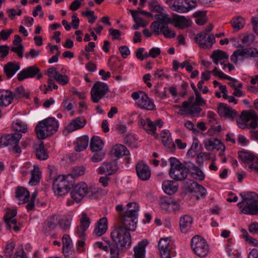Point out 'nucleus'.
Wrapping results in <instances>:
<instances>
[{
	"label": "nucleus",
	"instance_id": "nucleus-44",
	"mask_svg": "<svg viewBox=\"0 0 258 258\" xmlns=\"http://www.w3.org/2000/svg\"><path fill=\"white\" fill-rule=\"evenodd\" d=\"M170 239L168 237L160 239L158 243V248L160 252L170 250L169 248Z\"/></svg>",
	"mask_w": 258,
	"mask_h": 258
},
{
	"label": "nucleus",
	"instance_id": "nucleus-16",
	"mask_svg": "<svg viewBox=\"0 0 258 258\" xmlns=\"http://www.w3.org/2000/svg\"><path fill=\"white\" fill-rule=\"evenodd\" d=\"M118 169L116 162H104L98 168V173L109 176L114 174Z\"/></svg>",
	"mask_w": 258,
	"mask_h": 258
},
{
	"label": "nucleus",
	"instance_id": "nucleus-13",
	"mask_svg": "<svg viewBox=\"0 0 258 258\" xmlns=\"http://www.w3.org/2000/svg\"><path fill=\"white\" fill-rule=\"evenodd\" d=\"M156 18L157 20L153 22L150 26L153 33H158L162 26H168V24L172 23L171 19L167 14L157 15Z\"/></svg>",
	"mask_w": 258,
	"mask_h": 258
},
{
	"label": "nucleus",
	"instance_id": "nucleus-3",
	"mask_svg": "<svg viewBox=\"0 0 258 258\" xmlns=\"http://www.w3.org/2000/svg\"><path fill=\"white\" fill-rule=\"evenodd\" d=\"M58 121L54 117H48L39 121L35 126L37 138L43 140L56 133L58 129Z\"/></svg>",
	"mask_w": 258,
	"mask_h": 258
},
{
	"label": "nucleus",
	"instance_id": "nucleus-32",
	"mask_svg": "<svg viewBox=\"0 0 258 258\" xmlns=\"http://www.w3.org/2000/svg\"><path fill=\"white\" fill-rule=\"evenodd\" d=\"M103 142L102 140L97 136H93L90 142V148L92 151L100 150L103 149Z\"/></svg>",
	"mask_w": 258,
	"mask_h": 258
},
{
	"label": "nucleus",
	"instance_id": "nucleus-49",
	"mask_svg": "<svg viewBox=\"0 0 258 258\" xmlns=\"http://www.w3.org/2000/svg\"><path fill=\"white\" fill-rule=\"evenodd\" d=\"M109 247L110 249L109 258H119L120 250L121 249L115 247L113 243L109 245Z\"/></svg>",
	"mask_w": 258,
	"mask_h": 258
},
{
	"label": "nucleus",
	"instance_id": "nucleus-54",
	"mask_svg": "<svg viewBox=\"0 0 258 258\" xmlns=\"http://www.w3.org/2000/svg\"><path fill=\"white\" fill-rule=\"evenodd\" d=\"M54 79L62 85H66L69 82V79L67 76L62 75L58 73L56 76H53Z\"/></svg>",
	"mask_w": 258,
	"mask_h": 258
},
{
	"label": "nucleus",
	"instance_id": "nucleus-22",
	"mask_svg": "<svg viewBox=\"0 0 258 258\" xmlns=\"http://www.w3.org/2000/svg\"><path fill=\"white\" fill-rule=\"evenodd\" d=\"M162 188L165 193L171 195L178 190V185L177 184H175L173 180H167L163 182Z\"/></svg>",
	"mask_w": 258,
	"mask_h": 258
},
{
	"label": "nucleus",
	"instance_id": "nucleus-57",
	"mask_svg": "<svg viewBox=\"0 0 258 258\" xmlns=\"http://www.w3.org/2000/svg\"><path fill=\"white\" fill-rule=\"evenodd\" d=\"M10 47L7 45H0V60L4 59L8 55Z\"/></svg>",
	"mask_w": 258,
	"mask_h": 258
},
{
	"label": "nucleus",
	"instance_id": "nucleus-4",
	"mask_svg": "<svg viewBox=\"0 0 258 258\" xmlns=\"http://www.w3.org/2000/svg\"><path fill=\"white\" fill-rule=\"evenodd\" d=\"M97 192L95 188H88L85 182H81L72 187L71 196L76 202L80 203L86 195L91 199L96 198Z\"/></svg>",
	"mask_w": 258,
	"mask_h": 258
},
{
	"label": "nucleus",
	"instance_id": "nucleus-47",
	"mask_svg": "<svg viewBox=\"0 0 258 258\" xmlns=\"http://www.w3.org/2000/svg\"><path fill=\"white\" fill-rule=\"evenodd\" d=\"M13 127L15 130L19 132L26 133L27 131V125L20 120L16 121Z\"/></svg>",
	"mask_w": 258,
	"mask_h": 258
},
{
	"label": "nucleus",
	"instance_id": "nucleus-39",
	"mask_svg": "<svg viewBox=\"0 0 258 258\" xmlns=\"http://www.w3.org/2000/svg\"><path fill=\"white\" fill-rule=\"evenodd\" d=\"M130 12L136 23H138L143 27H145L148 25V23L140 17L138 11L131 10Z\"/></svg>",
	"mask_w": 258,
	"mask_h": 258
},
{
	"label": "nucleus",
	"instance_id": "nucleus-12",
	"mask_svg": "<svg viewBox=\"0 0 258 258\" xmlns=\"http://www.w3.org/2000/svg\"><path fill=\"white\" fill-rule=\"evenodd\" d=\"M36 77L37 80L42 78V75L40 73V69L36 66L28 67L23 69L17 75V79L22 81L27 78Z\"/></svg>",
	"mask_w": 258,
	"mask_h": 258
},
{
	"label": "nucleus",
	"instance_id": "nucleus-52",
	"mask_svg": "<svg viewBox=\"0 0 258 258\" xmlns=\"http://www.w3.org/2000/svg\"><path fill=\"white\" fill-rule=\"evenodd\" d=\"M16 244L14 242H11L7 244L5 253L7 257L11 258L13 254V250L15 247Z\"/></svg>",
	"mask_w": 258,
	"mask_h": 258
},
{
	"label": "nucleus",
	"instance_id": "nucleus-18",
	"mask_svg": "<svg viewBox=\"0 0 258 258\" xmlns=\"http://www.w3.org/2000/svg\"><path fill=\"white\" fill-rule=\"evenodd\" d=\"M218 113L221 116H225L231 120L238 116L237 112L226 104L220 103L218 106Z\"/></svg>",
	"mask_w": 258,
	"mask_h": 258
},
{
	"label": "nucleus",
	"instance_id": "nucleus-25",
	"mask_svg": "<svg viewBox=\"0 0 258 258\" xmlns=\"http://www.w3.org/2000/svg\"><path fill=\"white\" fill-rule=\"evenodd\" d=\"M192 218L188 215H184L180 218L179 226L182 232L186 233L190 228Z\"/></svg>",
	"mask_w": 258,
	"mask_h": 258
},
{
	"label": "nucleus",
	"instance_id": "nucleus-30",
	"mask_svg": "<svg viewBox=\"0 0 258 258\" xmlns=\"http://www.w3.org/2000/svg\"><path fill=\"white\" fill-rule=\"evenodd\" d=\"M242 49H240L241 54L246 57H253L258 59V50L254 47L244 48L243 46L239 45Z\"/></svg>",
	"mask_w": 258,
	"mask_h": 258
},
{
	"label": "nucleus",
	"instance_id": "nucleus-64",
	"mask_svg": "<svg viewBox=\"0 0 258 258\" xmlns=\"http://www.w3.org/2000/svg\"><path fill=\"white\" fill-rule=\"evenodd\" d=\"M14 258H26L22 246H20L18 247L17 251L15 253Z\"/></svg>",
	"mask_w": 258,
	"mask_h": 258
},
{
	"label": "nucleus",
	"instance_id": "nucleus-20",
	"mask_svg": "<svg viewBox=\"0 0 258 258\" xmlns=\"http://www.w3.org/2000/svg\"><path fill=\"white\" fill-rule=\"evenodd\" d=\"M139 122L148 134L153 135L156 139L158 138V134L155 132V123L149 118H147L146 120L141 119Z\"/></svg>",
	"mask_w": 258,
	"mask_h": 258
},
{
	"label": "nucleus",
	"instance_id": "nucleus-35",
	"mask_svg": "<svg viewBox=\"0 0 258 258\" xmlns=\"http://www.w3.org/2000/svg\"><path fill=\"white\" fill-rule=\"evenodd\" d=\"M59 215L55 214L50 217L46 221V225L49 231H51L56 227L57 224L59 225Z\"/></svg>",
	"mask_w": 258,
	"mask_h": 258
},
{
	"label": "nucleus",
	"instance_id": "nucleus-42",
	"mask_svg": "<svg viewBox=\"0 0 258 258\" xmlns=\"http://www.w3.org/2000/svg\"><path fill=\"white\" fill-rule=\"evenodd\" d=\"M92 152L94 153L91 157V160L94 163L100 162L105 156V152L103 149Z\"/></svg>",
	"mask_w": 258,
	"mask_h": 258
},
{
	"label": "nucleus",
	"instance_id": "nucleus-33",
	"mask_svg": "<svg viewBox=\"0 0 258 258\" xmlns=\"http://www.w3.org/2000/svg\"><path fill=\"white\" fill-rule=\"evenodd\" d=\"M44 148V144L43 142H41L36 148V156L39 160H44L48 157V155Z\"/></svg>",
	"mask_w": 258,
	"mask_h": 258
},
{
	"label": "nucleus",
	"instance_id": "nucleus-10",
	"mask_svg": "<svg viewBox=\"0 0 258 258\" xmlns=\"http://www.w3.org/2000/svg\"><path fill=\"white\" fill-rule=\"evenodd\" d=\"M108 91L107 84L103 82H96L91 89V99L93 102H98Z\"/></svg>",
	"mask_w": 258,
	"mask_h": 258
},
{
	"label": "nucleus",
	"instance_id": "nucleus-11",
	"mask_svg": "<svg viewBox=\"0 0 258 258\" xmlns=\"http://www.w3.org/2000/svg\"><path fill=\"white\" fill-rule=\"evenodd\" d=\"M132 97L135 100H138V105L142 108L146 110H153L155 105L149 99L147 94L143 91L134 92Z\"/></svg>",
	"mask_w": 258,
	"mask_h": 258
},
{
	"label": "nucleus",
	"instance_id": "nucleus-43",
	"mask_svg": "<svg viewBox=\"0 0 258 258\" xmlns=\"http://www.w3.org/2000/svg\"><path fill=\"white\" fill-rule=\"evenodd\" d=\"M85 170V168L84 166L75 167L72 169L70 175L72 178H77L80 176L83 175Z\"/></svg>",
	"mask_w": 258,
	"mask_h": 258
},
{
	"label": "nucleus",
	"instance_id": "nucleus-6",
	"mask_svg": "<svg viewBox=\"0 0 258 258\" xmlns=\"http://www.w3.org/2000/svg\"><path fill=\"white\" fill-rule=\"evenodd\" d=\"M170 169L169 171L170 176L176 181H182L185 179L187 176V171L183 168L182 163L174 157L169 159Z\"/></svg>",
	"mask_w": 258,
	"mask_h": 258
},
{
	"label": "nucleus",
	"instance_id": "nucleus-45",
	"mask_svg": "<svg viewBox=\"0 0 258 258\" xmlns=\"http://www.w3.org/2000/svg\"><path fill=\"white\" fill-rule=\"evenodd\" d=\"M186 110L187 114L192 116H195L199 115V113L202 111V109L200 108V106L193 103L190 105L189 109H186Z\"/></svg>",
	"mask_w": 258,
	"mask_h": 258
},
{
	"label": "nucleus",
	"instance_id": "nucleus-15",
	"mask_svg": "<svg viewBox=\"0 0 258 258\" xmlns=\"http://www.w3.org/2000/svg\"><path fill=\"white\" fill-rule=\"evenodd\" d=\"M251 118H258V116L254 111L250 112L243 111L239 117L237 119L238 126L242 129L248 128V122Z\"/></svg>",
	"mask_w": 258,
	"mask_h": 258
},
{
	"label": "nucleus",
	"instance_id": "nucleus-21",
	"mask_svg": "<svg viewBox=\"0 0 258 258\" xmlns=\"http://www.w3.org/2000/svg\"><path fill=\"white\" fill-rule=\"evenodd\" d=\"M15 197L20 200V204H25L29 201V191L25 187L18 186L16 189Z\"/></svg>",
	"mask_w": 258,
	"mask_h": 258
},
{
	"label": "nucleus",
	"instance_id": "nucleus-36",
	"mask_svg": "<svg viewBox=\"0 0 258 258\" xmlns=\"http://www.w3.org/2000/svg\"><path fill=\"white\" fill-rule=\"evenodd\" d=\"M13 96H14V99L28 98L29 96V94L28 92L26 91L23 86H19L17 87L14 92H13Z\"/></svg>",
	"mask_w": 258,
	"mask_h": 258
},
{
	"label": "nucleus",
	"instance_id": "nucleus-26",
	"mask_svg": "<svg viewBox=\"0 0 258 258\" xmlns=\"http://www.w3.org/2000/svg\"><path fill=\"white\" fill-rule=\"evenodd\" d=\"M107 229V219L106 217L101 218L98 222L94 230L95 234L98 236H101Z\"/></svg>",
	"mask_w": 258,
	"mask_h": 258
},
{
	"label": "nucleus",
	"instance_id": "nucleus-24",
	"mask_svg": "<svg viewBox=\"0 0 258 258\" xmlns=\"http://www.w3.org/2000/svg\"><path fill=\"white\" fill-rule=\"evenodd\" d=\"M86 124V120L81 117H77L73 120L68 125L66 130L68 133L82 128Z\"/></svg>",
	"mask_w": 258,
	"mask_h": 258
},
{
	"label": "nucleus",
	"instance_id": "nucleus-14",
	"mask_svg": "<svg viewBox=\"0 0 258 258\" xmlns=\"http://www.w3.org/2000/svg\"><path fill=\"white\" fill-rule=\"evenodd\" d=\"M194 5L190 4L189 0H175L171 9L179 13H186L195 7L196 3L192 2Z\"/></svg>",
	"mask_w": 258,
	"mask_h": 258
},
{
	"label": "nucleus",
	"instance_id": "nucleus-2",
	"mask_svg": "<svg viewBox=\"0 0 258 258\" xmlns=\"http://www.w3.org/2000/svg\"><path fill=\"white\" fill-rule=\"evenodd\" d=\"M242 200L237 204L241 212L247 215L258 216V195L254 192L240 194Z\"/></svg>",
	"mask_w": 258,
	"mask_h": 258
},
{
	"label": "nucleus",
	"instance_id": "nucleus-31",
	"mask_svg": "<svg viewBox=\"0 0 258 258\" xmlns=\"http://www.w3.org/2000/svg\"><path fill=\"white\" fill-rule=\"evenodd\" d=\"M88 143L89 138L87 136L81 137L77 140L75 150L78 152L82 151L88 147Z\"/></svg>",
	"mask_w": 258,
	"mask_h": 258
},
{
	"label": "nucleus",
	"instance_id": "nucleus-8",
	"mask_svg": "<svg viewBox=\"0 0 258 258\" xmlns=\"http://www.w3.org/2000/svg\"><path fill=\"white\" fill-rule=\"evenodd\" d=\"M72 183L63 175H59L53 183V189L57 196H61L67 194L70 189Z\"/></svg>",
	"mask_w": 258,
	"mask_h": 258
},
{
	"label": "nucleus",
	"instance_id": "nucleus-28",
	"mask_svg": "<svg viewBox=\"0 0 258 258\" xmlns=\"http://www.w3.org/2000/svg\"><path fill=\"white\" fill-rule=\"evenodd\" d=\"M20 69L19 64L14 63L13 62H9L5 65L4 72L8 78H11Z\"/></svg>",
	"mask_w": 258,
	"mask_h": 258
},
{
	"label": "nucleus",
	"instance_id": "nucleus-37",
	"mask_svg": "<svg viewBox=\"0 0 258 258\" xmlns=\"http://www.w3.org/2000/svg\"><path fill=\"white\" fill-rule=\"evenodd\" d=\"M40 179V174L39 169L37 166H34V169L32 171L31 177L29 181V184L32 185H35L39 182Z\"/></svg>",
	"mask_w": 258,
	"mask_h": 258
},
{
	"label": "nucleus",
	"instance_id": "nucleus-51",
	"mask_svg": "<svg viewBox=\"0 0 258 258\" xmlns=\"http://www.w3.org/2000/svg\"><path fill=\"white\" fill-rule=\"evenodd\" d=\"M80 225L84 229H87L90 223V219L85 213H83L80 219Z\"/></svg>",
	"mask_w": 258,
	"mask_h": 258
},
{
	"label": "nucleus",
	"instance_id": "nucleus-53",
	"mask_svg": "<svg viewBox=\"0 0 258 258\" xmlns=\"http://www.w3.org/2000/svg\"><path fill=\"white\" fill-rule=\"evenodd\" d=\"M191 174L192 176L196 179L200 180H203L204 179V174L202 170L198 166H196L191 171Z\"/></svg>",
	"mask_w": 258,
	"mask_h": 258
},
{
	"label": "nucleus",
	"instance_id": "nucleus-59",
	"mask_svg": "<svg viewBox=\"0 0 258 258\" xmlns=\"http://www.w3.org/2000/svg\"><path fill=\"white\" fill-rule=\"evenodd\" d=\"M196 95V99L194 103L201 106L206 104V101L203 98L200 92H197Z\"/></svg>",
	"mask_w": 258,
	"mask_h": 258
},
{
	"label": "nucleus",
	"instance_id": "nucleus-1",
	"mask_svg": "<svg viewBox=\"0 0 258 258\" xmlns=\"http://www.w3.org/2000/svg\"><path fill=\"white\" fill-rule=\"evenodd\" d=\"M127 210L119 215V223L115 228H120L123 230L134 231L137 227L138 212L139 207L136 203H130L126 205Z\"/></svg>",
	"mask_w": 258,
	"mask_h": 258
},
{
	"label": "nucleus",
	"instance_id": "nucleus-38",
	"mask_svg": "<svg viewBox=\"0 0 258 258\" xmlns=\"http://www.w3.org/2000/svg\"><path fill=\"white\" fill-rule=\"evenodd\" d=\"M161 33H162L165 37L168 38H174L176 36L175 32L172 30L168 26H162V28L160 29L159 33L155 34L158 35Z\"/></svg>",
	"mask_w": 258,
	"mask_h": 258
},
{
	"label": "nucleus",
	"instance_id": "nucleus-56",
	"mask_svg": "<svg viewBox=\"0 0 258 258\" xmlns=\"http://www.w3.org/2000/svg\"><path fill=\"white\" fill-rule=\"evenodd\" d=\"M24 46L22 44H19L18 46H13L11 48V50L15 53H16L18 56L22 58L23 57V51H24Z\"/></svg>",
	"mask_w": 258,
	"mask_h": 258
},
{
	"label": "nucleus",
	"instance_id": "nucleus-41",
	"mask_svg": "<svg viewBox=\"0 0 258 258\" xmlns=\"http://www.w3.org/2000/svg\"><path fill=\"white\" fill-rule=\"evenodd\" d=\"M231 23L234 29L238 31L244 27L245 21L242 17H237L232 20Z\"/></svg>",
	"mask_w": 258,
	"mask_h": 258
},
{
	"label": "nucleus",
	"instance_id": "nucleus-50",
	"mask_svg": "<svg viewBox=\"0 0 258 258\" xmlns=\"http://www.w3.org/2000/svg\"><path fill=\"white\" fill-rule=\"evenodd\" d=\"M161 137L162 143L164 145H167L171 142L170 133L169 131H162L161 133Z\"/></svg>",
	"mask_w": 258,
	"mask_h": 258
},
{
	"label": "nucleus",
	"instance_id": "nucleus-46",
	"mask_svg": "<svg viewBox=\"0 0 258 258\" xmlns=\"http://www.w3.org/2000/svg\"><path fill=\"white\" fill-rule=\"evenodd\" d=\"M208 34L207 32H204L203 33H198L197 34L196 36L195 37V39L197 40H199V41L198 42V43L199 44V46L204 48H206L208 47V44L206 43V42H203L202 40L204 39Z\"/></svg>",
	"mask_w": 258,
	"mask_h": 258
},
{
	"label": "nucleus",
	"instance_id": "nucleus-23",
	"mask_svg": "<svg viewBox=\"0 0 258 258\" xmlns=\"http://www.w3.org/2000/svg\"><path fill=\"white\" fill-rule=\"evenodd\" d=\"M211 58L215 64L218 65L219 62L223 64L225 62V59H228V55L225 52L218 49L213 52Z\"/></svg>",
	"mask_w": 258,
	"mask_h": 258
},
{
	"label": "nucleus",
	"instance_id": "nucleus-62",
	"mask_svg": "<svg viewBox=\"0 0 258 258\" xmlns=\"http://www.w3.org/2000/svg\"><path fill=\"white\" fill-rule=\"evenodd\" d=\"M161 53L160 48L157 47H153L151 48L149 52V55L152 58H156Z\"/></svg>",
	"mask_w": 258,
	"mask_h": 258
},
{
	"label": "nucleus",
	"instance_id": "nucleus-63",
	"mask_svg": "<svg viewBox=\"0 0 258 258\" xmlns=\"http://www.w3.org/2000/svg\"><path fill=\"white\" fill-rule=\"evenodd\" d=\"M248 170L250 172L254 171L255 172L258 173V158H256L252 163L249 165Z\"/></svg>",
	"mask_w": 258,
	"mask_h": 258
},
{
	"label": "nucleus",
	"instance_id": "nucleus-5",
	"mask_svg": "<svg viewBox=\"0 0 258 258\" xmlns=\"http://www.w3.org/2000/svg\"><path fill=\"white\" fill-rule=\"evenodd\" d=\"M111 237L115 247L121 249H128L131 244V236L127 231L120 228H115L111 233Z\"/></svg>",
	"mask_w": 258,
	"mask_h": 258
},
{
	"label": "nucleus",
	"instance_id": "nucleus-60",
	"mask_svg": "<svg viewBox=\"0 0 258 258\" xmlns=\"http://www.w3.org/2000/svg\"><path fill=\"white\" fill-rule=\"evenodd\" d=\"M182 166L183 168L185 169V170L187 171V173L188 174L189 172H191L197 166L194 165L191 162L187 161L184 162V163H182Z\"/></svg>",
	"mask_w": 258,
	"mask_h": 258
},
{
	"label": "nucleus",
	"instance_id": "nucleus-19",
	"mask_svg": "<svg viewBox=\"0 0 258 258\" xmlns=\"http://www.w3.org/2000/svg\"><path fill=\"white\" fill-rule=\"evenodd\" d=\"M13 92L9 90H3L0 91V106L6 107L11 104L14 99ZM2 114L0 109V118Z\"/></svg>",
	"mask_w": 258,
	"mask_h": 258
},
{
	"label": "nucleus",
	"instance_id": "nucleus-9",
	"mask_svg": "<svg viewBox=\"0 0 258 258\" xmlns=\"http://www.w3.org/2000/svg\"><path fill=\"white\" fill-rule=\"evenodd\" d=\"M22 136V135L18 133L7 135L0 139V144L4 146H10L12 147L15 153H20L21 150L19 146V143Z\"/></svg>",
	"mask_w": 258,
	"mask_h": 258
},
{
	"label": "nucleus",
	"instance_id": "nucleus-7",
	"mask_svg": "<svg viewBox=\"0 0 258 258\" xmlns=\"http://www.w3.org/2000/svg\"><path fill=\"white\" fill-rule=\"evenodd\" d=\"M191 247L193 252L199 257H205L209 252V247L207 241L199 235H196L191 239Z\"/></svg>",
	"mask_w": 258,
	"mask_h": 258
},
{
	"label": "nucleus",
	"instance_id": "nucleus-48",
	"mask_svg": "<svg viewBox=\"0 0 258 258\" xmlns=\"http://www.w3.org/2000/svg\"><path fill=\"white\" fill-rule=\"evenodd\" d=\"M239 156L241 158V159L244 162L247 161H252L253 162L255 159L256 157H255L252 154L245 152H240L239 153Z\"/></svg>",
	"mask_w": 258,
	"mask_h": 258
},
{
	"label": "nucleus",
	"instance_id": "nucleus-61",
	"mask_svg": "<svg viewBox=\"0 0 258 258\" xmlns=\"http://www.w3.org/2000/svg\"><path fill=\"white\" fill-rule=\"evenodd\" d=\"M214 149L217 150H222L224 151L225 150V145L218 139H215L214 143Z\"/></svg>",
	"mask_w": 258,
	"mask_h": 258
},
{
	"label": "nucleus",
	"instance_id": "nucleus-55",
	"mask_svg": "<svg viewBox=\"0 0 258 258\" xmlns=\"http://www.w3.org/2000/svg\"><path fill=\"white\" fill-rule=\"evenodd\" d=\"M62 248H71L72 241L68 234H64L62 237Z\"/></svg>",
	"mask_w": 258,
	"mask_h": 258
},
{
	"label": "nucleus",
	"instance_id": "nucleus-40",
	"mask_svg": "<svg viewBox=\"0 0 258 258\" xmlns=\"http://www.w3.org/2000/svg\"><path fill=\"white\" fill-rule=\"evenodd\" d=\"M174 20L175 22V26L183 28L185 27H187L189 25V21L184 17L175 16L174 18Z\"/></svg>",
	"mask_w": 258,
	"mask_h": 258
},
{
	"label": "nucleus",
	"instance_id": "nucleus-29",
	"mask_svg": "<svg viewBox=\"0 0 258 258\" xmlns=\"http://www.w3.org/2000/svg\"><path fill=\"white\" fill-rule=\"evenodd\" d=\"M112 152L115 157L118 158L127 155L130 153L126 147L121 144H117L114 146L112 149Z\"/></svg>",
	"mask_w": 258,
	"mask_h": 258
},
{
	"label": "nucleus",
	"instance_id": "nucleus-58",
	"mask_svg": "<svg viewBox=\"0 0 258 258\" xmlns=\"http://www.w3.org/2000/svg\"><path fill=\"white\" fill-rule=\"evenodd\" d=\"M173 202L170 198L162 197L160 199V206L162 209H166V206L172 205Z\"/></svg>",
	"mask_w": 258,
	"mask_h": 258
},
{
	"label": "nucleus",
	"instance_id": "nucleus-27",
	"mask_svg": "<svg viewBox=\"0 0 258 258\" xmlns=\"http://www.w3.org/2000/svg\"><path fill=\"white\" fill-rule=\"evenodd\" d=\"M16 215V210H9L7 212L6 215L4 216V220L7 225L8 229H11L12 228L11 224H17V220L14 218Z\"/></svg>",
	"mask_w": 258,
	"mask_h": 258
},
{
	"label": "nucleus",
	"instance_id": "nucleus-34",
	"mask_svg": "<svg viewBox=\"0 0 258 258\" xmlns=\"http://www.w3.org/2000/svg\"><path fill=\"white\" fill-rule=\"evenodd\" d=\"M73 217L71 215H66L63 218H61L59 215V225L61 229L66 231L70 228Z\"/></svg>",
	"mask_w": 258,
	"mask_h": 258
},
{
	"label": "nucleus",
	"instance_id": "nucleus-17",
	"mask_svg": "<svg viewBox=\"0 0 258 258\" xmlns=\"http://www.w3.org/2000/svg\"><path fill=\"white\" fill-rule=\"evenodd\" d=\"M136 172L139 178L143 181L148 180L151 176V171L149 166L142 162L137 164Z\"/></svg>",
	"mask_w": 258,
	"mask_h": 258
}]
</instances>
